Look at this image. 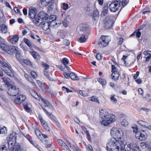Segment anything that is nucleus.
<instances>
[{
	"instance_id": "1",
	"label": "nucleus",
	"mask_w": 151,
	"mask_h": 151,
	"mask_svg": "<svg viewBox=\"0 0 151 151\" xmlns=\"http://www.w3.org/2000/svg\"><path fill=\"white\" fill-rule=\"evenodd\" d=\"M100 117L103 119L101 124L104 126H107L111 122L115 120V116L109 114L108 112L105 110L101 109L99 111Z\"/></svg>"
},
{
	"instance_id": "2",
	"label": "nucleus",
	"mask_w": 151,
	"mask_h": 151,
	"mask_svg": "<svg viewBox=\"0 0 151 151\" xmlns=\"http://www.w3.org/2000/svg\"><path fill=\"white\" fill-rule=\"evenodd\" d=\"M129 0H116L112 1L109 6V8L111 12H115L117 11L120 6V3L122 7L126 6L129 2Z\"/></svg>"
},
{
	"instance_id": "3",
	"label": "nucleus",
	"mask_w": 151,
	"mask_h": 151,
	"mask_svg": "<svg viewBox=\"0 0 151 151\" xmlns=\"http://www.w3.org/2000/svg\"><path fill=\"white\" fill-rule=\"evenodd\" d=\"M49 15L43 12H40L36 18L33 19L32 20L33 23L37 26H39L41 22L48 20Z\"/></svg>"
},
{
	"instance_id": "4",
	"label": "nucleus",
	"mask_w": 151,
	"mask_h": 151,
	"mask_svg": "<svg viewBox=\"0 0 151 151\" xmlns=\"http://www.w3.org/2000/svg\"><path fill=\"white\" fill-rule=\"evenodd\" d=\"M0 68L8 75L10 76H12L13 73L10 69L11 67L9 63L0 60Z\"/></svg>"
},
{
	"instance_id": "5",
	"label": "nucleus",
	"mask_w": 151,
	"mask_h": 151,
	"mask_svg": "<svg viewBox=\"0 0 151 151\" xmlns=\"http://www.w3.org/2000/svg\"><path fill=\"white\" fill-rule=\"evenodd\" d=\"M0 47L4 51L10 54L15 53L19 48L15 46H8L6 45L1 43Z\"/></svg>"
},
{
	"instance_id": "6",
	"label": "nucleus",
	"mask_w": 151,
	"mask_h": 151,
	"mask_svg": "<svg viewBox=\"0 0 151 151\" xmlns=\"http://www.w3.org/2000/svg\"><path fill=\"white\" fill-rule=\"evenodd\" d=\"M111 134L114 137L113 139H121L123 136V133L122 131L118 130V129L113 128L110 132Z\"/></svg>"
},
{
	"instance_id": "7",
	"label": "nucleus",
	"mask_w": 151,
	"mask_h": 151,
	"mask_svg": "<svg viewBox=\"0 0 151 151\" xmlns=\"http://www.w3.org/2000/svg\"><path fill=\"white\" fill-rule=\"evenodd\" d=\"M114 21L109 16L106 17L103 20V24L104 27L106 29H109L112 27Z\"/></svg>"
},
{
	"instance_id": "8",
	"label": "nucleus",
	"mask_w": 151,
	"mask_h": 151,
	"mask_svg": "<svg viewBox=\"0 0 151 151\" xmlns=\"http://www.w3.org/2000/svg\"><path fill=\"white\" fill-rule=\"evenodd\" d=\"M20 92L19 88L14 86H11L8 90L7 93L10 96H15Z\"/></svg>"
},
{
	"instance_id": "9",
	"label": "nucleus",
	"mask_w": 151,
	"mask_h": 151,
	"mask_svg": "<svg viewBox=\"0 0 151 151\" xmlns=\"http://www.w3.org/2000/svg\"><path fill=\"white\" fill-rule=\"evenodd\" d=\"M107 36L102 35L100 38L98 43L99 46L100 47H103L108 45L109 42Z\"/></svg>"
},
{
	"instance_id": "10",
	"label": "nucleus",
	"mask_w": 151,
	"mask_h": 151,
	"mask_svg": "<svg viewBox=\"0 0 151 151\" xmlns=\"http://www.w3.org/2000/svg\"><path fill=\"white\" fill-rule=\"evenodd\" d=\"M135 136L136 138L140 141L145 140L147 137L146 132L144 131L136 132L135 133Z\"/></svg>"
},
{
	"instance_id": "11",
	"label": "nucleus",
	"mask_w": 151,
	"mask_h": 151,
	"mask_svg": "<svg viewBox=\"0 0 151 151\" xmlns=\"http://www.w3.org/2000/svg\"><path fill=\"white\" fill-rule=\"evenodd\" d=\"M49 22L50 23V27L54 28H57L61 24L60 21L54 20V19L51 21L49 20Z\"/></svg>"
},
{
	"instance_id": "12",
	"label": "nucleus",
	"mask_w": 151,
	"mask_h": 151,
	"mask_svg": "<svg viewBox=\"0 0 151 151\" xmlns=\"http://www.w3.org/2000/svg\"><path fill=\"white\" fill-rule=\"evenodd\" d=\"M26 99L25 96L23 95H19L14 101V102L17 104H20Z\"/></svg>"
},
{
	"instance_id": "13",
	"label": "nucleus",
	"mask_w": 151,
	"mask_h": 151,
	"mask_svg": "<svg viewBox=\"0 0 151 151\" xmlns=\"http://www.w3.org/2000/svg\"><path fill=\"white\" fill-rule=\"evenodd\" d=\"M46 21H44L41 22L40 25L42 27V29L45 31L47 30L50 29V25L49 20H47Z\"/></svg>"
},
{
	"instance_id": "14",
	"label": "nucleus",
	"mask_w": 151,
	"mask_h": 151,
	"mask_svg": "<svg viewBox=\"0 0 151 151\" xmlns=\"http://www.w3.org/2000/svg\"><path fill=\"white\" fill-rule=\"evenodd\" d=\"M137 122L140 125L149 129L151 130V125H149L148 123L142 120H139Z\"/></svg>"
},
{
	"instance_id": "15",
	"label": "nucleus",
	"mask_w": 151,
	"mask_h": 151,
	"mask_svg": "<svg viewBox=\"0 0 151 151\" xmlns=\"http://www.w3.org/2000/svg\"><path fill=\"white\" fill-rule=\"evenodd\" d=\"M8 31V28L7 26L4 24H0V32L6 34Z\"/></svg>"
},
{
	"instance_id": "16",
	"label": "nucleus",
	"mask_w": 151,
	"mask_h": 151,
	"mask_svg": "<svg viewBox=\"0 0 151 151\" xmlns=\"http://www.w3.org/2000/svg\"><path fill=\"white\" fill-rule=\"evenodd\" d=\"M99 17V13L97 10L93 11V20L95 23H96L98 20Z\"/></svg>"
},
{
	"instance_id": "17",
	"label": "nucleus",
	"mask_w": 151,
	"mask_h": 151,
	"mask_svg": "<svg viewBox=\"0 0 151 151\" xmlns=\"http://www.w3.org/2000/svg\"><path fill=\"white\" fill-rule=\"evenodd\" d=\"M28 15L29 17L32 19L36 17V12L35 9H29V12Z\"/></svg>"
},
{
	"instance_id": "18",
	"label": "nucleus",
	"mask_w": 151,
	"mask_h": 151,
	"mask_svg": "<svg viewBox=\"0 0 151 151\" xmlns=\"http://www.w3.org/2000/svg\"><path fill=\"white\" fill-rule=\"evenodd\" d=\"M111 75L112 76V79L115 81L117 80L119 76V74L118 71L112 73Z\"/></svg>"
},
{
	"instance_id": "19",
	"label": "nucleus",
	"mask_w": 151,
	"mask_h": 151,
	"mask_svg": "<svg viewBox=\"0 0 151 151\" xmlns=\"http://www.w3.org/2000/svg\"><path fill=\"white\" fill-rule=\"evenodd\" d=\"M88 25L86 23H83L80 25V31L85 32L88 29Z\"/></svg>"
},
{
	"instance_id": "20",
	"label": "nucleus",
	"mask_w": 151,
	"mask_h": 151,
	"mask_svg": "<svg viewBox=\"0 0 151 151\" xmlns=\"http://www.w3.org/2000/svg\"><path fill=\"white\" fill-rule=\"evenodd\" d=\"M11 148L12 149V151H21L20 146L18 143L15 144Z\"/></svg>"
},
{
	"instance_id": "21",
	"label": "nucleus",
	"mask_w": 151,
	"mask_h": 151,
	"mask_svg": "<svg viewBox=\"0 0 151 151\" xmlns=\"http://www.w3.org/2000/svg\"><path fill=\"white\" fill-rule=\"evenodd\" d=\"M89 91L88 89H86L84 91L79 90V94L83 96H88Z\"/></svg>"
},
{
	"instance_id": "22",
	"label": "nucleus",
	"mask_w": 151,
	"mask_h": 151,
	"mask_svg": "<svg viewBox=\"0 0 151 151\" xmlns=\"http://www.w3.org/2000/svg\"><path fill=\"white\" fill-rule=\"evenodd\" d=\"M19 39V37L18 35H15L11 39V42L12 44H15L18 41Z\"/></svg>"
},
{
	"instance_id": "23",
	"label": "nucleus",
	"mask_w": 151,
	"mask_h": 151,
	"mask_svg": "<svg viewBox=\"0 0 151 151\" xmlns=\"http://www.w3.org/2000/svg\"><path fill=\"white\" fill-rule=\"evenodd\" d=\"M43 102L45 105V107H47L51 111L52 110V106L48 100L46 99Z\"/></svg>"
},
{
	"instance_id": "24",
	"label": "nucleus",
	"mask_w": 151,
	"mask_h": 151,
	"mask_svg": "<svg viewBox=\"0 0 151 151\" xmlns=\"http://www.w3.org/2000/svg\"><path fill=\"white\" fill-rule=\"evenodd\" d=\"M52 1V0H41V2L43 6H45L51 2Z\"/></svg>"
},
{
	"instance_id": "25",
	"label": "nucleus",
	"mask_w": 151,
	"mask_h": 151,
	"mask_svg": "<svg viewBox=\"0 0 151 151\" xmlns=\"http://www.w3.org/2000/svg\"><path fill=\"white\" fill-rule=\"evenodd\" d=\"M57 141L62 147H65L67 149L68 148V146L61 139H59Z\"/></svg>"
},
{
	"instance_id": "26",
	"label": "nucleus",
	"mask_w": 151,
	"mask_h": 151,
	"mask_svg": "<svg viewBox=\"0 0 151 151\" xmlns=\"http://www.w3.org/2000/svg\"><path fill=\"white\" fill-rule=\"evenodd\" d=\"M87 36L85 35H82L79 38V41L81 43H83L86 42L87 40Z\"/></svg>"
},
{
	"instance_id": "27",
	"label": "nucleus",
	"mask_w": 151,
	"mask_h": 151,
	"mask_svg": "<svg viewBox=\"0 0 151 151\" xmlns=\"http://www.w3.org/2000/svg\"><path fill=\"white\" fill-rule=\"evenodd\" d=\"M108 12V6H105L103 8L101 15L102 16H105L106 14Z\"/></svg>"
},
{
	"instance_id": "28",
	"label": "nucleus",
	"mask_w": 151,
	"mask_h": 151,
	"mask_svg": "<svg viewBox=\"0 0 151 151\" xmlns=\"http://www.w3.org/2000/svg\"><path fill=\"white\" fill-rule=\"evenodd\" d=\"M69 77L73 80H76L78 79L77 76L74 73L72 72L69 75Z\"/></svg>"
},
{
	"instance_id": "29",
	"label": "nucleus",
	"mask_w": 151,
	"mask_h": 151,
	"mask_svg": "<svg viewBox=\"0 0 151 151\" xmlns=\"http://www.w3.org/2000/svg\"><path fill=\"white\" fill-rule=\"evenodd\" d=\"M30 93L32 96L35 98L37 100L39 99V95L35 91L32 90L30 91Z\"/></svg>"
},
{
	"instance_id": "30",
	"label": "nucleus",
	"mask_w": 151,
	"mask_h": 151,
	"mask_svg": "<svg viewBox=\"0 0 151 151\" xmlns=\"http://www.w3.org/2000/svg\"><path fill=\"white\" fill-rule=\"evenodd\" d=\"M24 42L30 48H32L33 45L31 43L30 41L26 38H24Z\"/></svg>"
},
{
	"instance_id": "31",
	"label": "nucleus",
	"mask_w": 151,
	"mask_h": 151,
	"mask_svg": "<svg viewBox=\"0 0 151 151\" xmlns=\"http://www.w3.org/2000/svg\"><path fill=\"white\" fill-rule=\"evenodd\" d=\"M89 99L92 101H93L95 102H97L99 103V102L98 100V98L96 96H93L91 97H90L88 98Z\"/></svg>"
},
{
	"instance_id": "32",
	"label": "nucleus",
	"mask_w": 151,
	"mask_h": 151,
	"mask_svg": "<svg viewBox=\"0 0 151 151\" xmlns=\"http://www.w3.org/2000/svg\"><path fill=\"white\" fill-rule=\"evenodd\" d=\"M31 54L32 56L36 59H38L39 58V54L37 52L33 51L31 52Z\"/></svg>"
},
{
	"instance_id": "33",
	"label": "nucleus",
	"mask_w": 151,
	"mask_h": 151,
	"mask_svg": "<svg viewBox=\"0 0 151 151\" xmlns=\"http://www.w3.org/2000/svg\"><path fill=\"white\" fill-rule=\"evenodd\" d=\"M16 53V57L17 59L19 60L21 56V52L19 48L15 52Z\"/></svg>"
},
{
	"instance_id": "34",
	"label": "nucleus",
	"mask_w": 151,
	"mask_h": 151,
	"mask_svg": "<svg viewBox=\"0 0 151 151\" xmlns=\"http://www.w3.org/2000/svg\"><path fill=\"white\" fill-rule=\"evenodd\" d=\"M8 140L12 141L14 143H15L16 142V136H13L12 134L10 135L8 139Z\"/></svg>"
},
{
	"instance_id": "35",
	"label": "nucleus",
	"mask_w": 151,
	"mask_h": 151,
	"mask_svg": "<svg viewBox=\"0 0 151 151\" xmlns=\"http://www.w3.org/2000/svg\"><path fill=\"white\" fill-rule=\"evenodd\" d=\"M61 8L65 10H67L69 8L68 4L65 3L62 4L61 5Z\"/></svg>"
},
{
	"instance_id": "36",
	"label": "nucleus",
	"mask_w": 151,
	"mask_h": 151,
	"mask_svg": "<svg viewBox=\"0 0 151 151\" xmlns=\"http://www.w3.org/2000/svg\"><path fill=\"white\" fill-rule=\"evenodd\" d=\"M136 35V37L138 38H139L141 35V33L139 31H138L137 32H134L132 34L130 35V36H134L135 35Z\"/></svg>"
},
{
	"instance_id": "37",
	"label": "nucleus",
	"mask_w": 151,
	"mask_h": 151,
	"mask_svg": "<svg viewBox=\"0 0 151 151\" xmlns=\"http://www.w3.org/2000/svg\"><path fill=\"white\" fill-rule=\"evenodd\" d=\"M69 61L68 59L66 58H64L62 61V63L63 65H66V64H69Z\"/></svg>"
},
{
	"instance_id": "38",
	"label": "nucleus",
	"mask_w": 151,
	"mask_h": 151,
	"mask_svg": "<svg viewBox=\"0 0 151 151\" xmlns=\"http://www.w3.org/2000/svg\"><path fill=\"white\" fill-rule=\"evenodd\" d=\"M35 132L37 136L39 137L41 136L42 133L38 129H35Z\"/></svg>"
},
{
	"instance_id": "39",
	"label": "nucleus",
	"mask_w": 151,
	"mask_h": 151,
	"mask_svg": "<svg viewBox=\"0 0 151 151\" xmlns=\"http://www.w3.org/2000/svg\"><path fill=\"white\" fill-rule=\"evenodd\" d=\"M98 81L102 85H104L106 84V82L105 79L100 78L98 79Z\"/></svg>"
},
{
	"instance_id": "40",
	"label": "nucleus",
	"mask_w": 151,
	"mask_h": 151,
	"mask_svg": "<svg viewBox=\"0 0 151 151\" xmlns=\"http://www.w3.org/2000/svg\"><path fill=\"white\" fill-rule=\"evenodd\" d=\"M37 81V84L42 89L44 88L45 86L41 81L39 80Z\"/></svg>"
},
{
	"instance_id": "41",
	"label": "nucleus",
	"mask_w": 151,
	"mask_h": 151,
	"mask_svg": "<svg viewBox=\"0 0 151 151\" xmlns=\"http://www.w3.org/2000/svg\"><path fill=\"white\" fill-rule=\"evenodd\" d=\"M121 124L122 126L126 127L128 125V122L126 120L124 119L121 122Z\"/></svg>"
},
{
	"instance_id": "42",
	"label": "nucleus",
	"mask_w": 151,
	"mask_h": 151,
	"mask_svg": "<svg viewBox=\"0 0 151 151\" xmlns=\"http://www.w3.org/2000/svg\"><path fill=\"white\" fill-rule=\"evenodd\" d=\"M102 55L100 53H98L96 56L97 59L99 60H101L102 59Z\"/></svg>"
},
{
	"instance_id": "43",
	"label": "nucleus",
	"mask_w": 151,
	"mask_h": 151,
	"mask_svg": "<svg viewBox=\"0 0 151 151\" xmlns=\"http://www.w3.org/2000/svg\"><path fill=\"white\" fill-rule=\"evenodd\" d=\"M22 62L26 65H31V62L27 59H23Z\"/></svg>"
},
{
	"instance_id": "44",
	"label": "nucleus",
	"mask_w": 151,
	"mask_h": 151,
	"mask_svg": "<svg viewBox=\"0 0 151 151\" xmlns=\"http://www.w3.org/2000/svg\"><path fill=\"white\" fill-rule=\"evenodd\" d=\"M2 79L6 84H9V81H10V80L9 78H6V77H3L2 78Z\"/></svg>"
},
{
	"instance_id": "45",
	"label": "nucleus",
	"mask_w": 151,
	"mask_h": 151,
	"mask_svg": "<svg viewBox=\"0 0 151 151\" xmlns=\"http://www.w3.org/2000/svg\"><path fill=\"white\" fill-rule=\"evenodd\" d=\"M8 143L9 146V149L11 148L12 147V145L13 144H16V143H14L12 141H10V140L8 141Z\"/></svg>"
},
{
	"instance_id": "46",
	"label": "nucleus",
	"mask_w": 151,
	"mask_h": 151,
	"mask_svg": "<svg viewBox=\"0 0 151 151\" xmlns=\"http://www.w3.org/2000/svg\"><path fill=\"white\" fill-rule=\"evenodd\" d=\"M44 88H43L42 89V90L43 91H45V92H47L48 93L51 94L52 93V92L50 90V89H47L46 87H45V86L44 87Z\"/></svg>"
},
{
	"instance_id": "47",
	"label": "nucleus",
	"mask_w": 151,
	"mask_h": 151,
	"mask_svg": "<svg viewBox=\"0 0 151 151\" xmlns=\"http://www.w3.org/2000/svg\"><path fill=\"white\" fill-rule=\"evenodd\" d=\"M23 106L25 110L28 112L30 111V109L28 107V105L26 104H23Z\"/></svg>"
},
{
	"instance_id": "48",
	"label": "nucleus",
	"mask_w": 151,
	"mask_h": 151,
	"mask_svg": "<svg viewBox=\"0 0 151 151\" xmlns=\"http://www.w3.org/2000/svg\"><path fill=\"white\" fill-rule=\"evenodd\" d=\"M31 74L34 78H35L37 77V73L34 71H32L31 72Z\"/></svg>"
},
{
	"instance_id": "49",
	"label": "nucleus",
	"mask_w": 151,
	"mask_h": 151,
	"mask_svg": "<svg viewBox=\"0 0 151 151\" xmlns=\"http://www.w3.org/2000/svg\"><path fill=\"white\" fill-rule=\"evenodd\" d=\"M0 151H8L7 147L3 145L0 147Z\"/></svg>"
},
{
	"instance_id": "50",
	"label": "nucleus",
	"mask_w": 151,
	"mask_h": 151,
	"mask_svg": "<svg viewBox=\"0 0 151 151\" xmlns=\"http://www.w3.org/2000/svg\"><path fill=\"white\" fill-rule=\"evenodd\" d=\"M42 67L45 68L44 70H47V69H48L49 67V65L48 64L44 62L42 63Z\"/></svg>"
},
{
	"instance_id": "51",
	"label": "nucleus",
	"mask_w": 151,
	"mask_h": 151,
	"mask_svg": "<svg viewBox=\"0 0 151 151\" xmlns=\"http://www.w3.org/2000/svg\"><path fill=\"white\" fill-rule=\"evenodd\" d=\"M6 131V128L4 127V128L0 129V134H5Z\"/></svg>"
},
{
	"instance_id": "52",
	"label": "nucleus",
	"mask_w": 151,
	"mask_h": 151,
	"mask_svg": "<svg viewBox=\"0 0 151 151\" xmlns=\"http://www.w3.org/2000/svg\"><path fill=\"white\" fill-rule=\"evenodd\" d=\"M114 95L111 96V97L110 98L111 100L114 103H116L117 102V100L114 98Z\"/></svg>"
},
{
	"instance_id": "53",
	"label": "nucleus",
	"mask_w": 151,
	"mask_h": 151,
	"mask_svg": "<svg viewBox=\"0 0 151 151\" xmlns=\"http://www.w3.org/2000/svg\"><path fill=\"white\" fill-rule=\"evenodd\" d=\"M44 74L46 76L47 78L50 80H51V78L50 77V76L49 73L47 71V70H44Z\"/></svg>"
},
{
	"instance_id": "54",
	"label": "nucleus",
	"mask_w": 151,
	"mask_h": 151,
	"mask_svg": "<svg viewBox=\"0 0 151 151\" xmlns=\"http://www.w3.org/2000/svg\"><path fill=\"white\" fill-rule=\"evenodd\" d=\"M64 44L66 46H68L70 45V42L67 40H65L63 41Z\"/></svg>"
},
{
	"instance_id": "55",
	"label": "nucleus",
	"mask_w": 151,
	"mask_h": 151,
	"mask_svg": "<svg viewBox=\"0 0 151 151\" xmlns=\"http://www.w3.org/2000/svg\"><path fill=\"white\" fill-rule=\"evenodd\" d=\"M56 19V16L55 15H51L50 16V17L49 18L48 17V20H52L53 19L55 20Z\"/></svg>"
},
{
	"instance_id": "56",
	"label": "nucleus",
	"mask_w": 151,
	"mask_h": 151,
	"mask_svg": "<svg viewBox=\"0 0 151 151\" xmlns=\"http://www.w3.org/2000/svg\"><path fill=\"white\" fill-rule=\"evenodd\" d=\"M44 143L46 145H45L46 147L47 148L50 147L51 146V144H48V142H47L46 141V140H45L44 141Z\"/></svg>"
},
{
	"instance_id": "57",
	"label": "nucleus",
	"mask_w": 151,
	"mask_h": 151,
	"mask_svg": "<svg viewBox=\"0 0 151 151\" xmlns=\"http://www.w3.org/2000/svg\"><path fill=\"white\" fill-rule=\"evenodd\" d=\"M62 89L63 91H65L66 90L67 92L68 93L69 92H72V90H70L69 89H68L67 88H66L64 86H63L62 88Z\"/></svg>"
},
{
	"instance_id": "58",
	"label": "nucleus",
	"mask_w": 151,
	"mask_h": 151,
	"mask_svg": "<svg viewBox=\"0 0 151 151\" xmlns=\"http://www.w3.org/2000/svg\"><path fill=\"white\" fill-rule=\"evenodd\" d=\"M140 145L143 149L145 148L146 147V144L143 142L141 143Z\"/></svg>"
},
{
	"instance_id": "59",
	"label": "nucleus",
	"mask_w": 151,
	"mask_h": 151,
	"mask_svg": "<svg viewBox=\"0 0 151 151\" xmlns=\"http://www.w3.org/2000/svg\"><path fill=\"white\" fill-rule=\"evenodd\" d=\"M111 72L112 73L117 71V70H116V68L114 65H111Z\"/></svg>"
},
{
	"instance_id": "60",
	"label": "nucleus",
	"mask_w": 151,
	"mask_h": 151,
	"mask_svg": "<svg viewBox=\"0 0 151 151\" xmlns=\"http://www.w3.org/2000/svg\"><path fill=\"white\" fill-rule=\"evenodd\" d=\"M150 12L149 10H147L146 9H144L143 11L142 14H145L146 13H148Z\"/></svg>"
},
{
	"instance_id": "61",
	"label": "nucleus",
	"mask_w": 151,
	"mask_h": 151,
	"mask_svg": "<svg viewBox=\"0 0 151 151\" xmlns=\"http://www.w3.org/2000/svg\"><path fill=\"white\" fill-rule=\"evenodd\" d=\"M123 39L122 38H119V41H118V44L121 45L123 42Z\"/></svg>"
},
{
	"instance_id": "62",
	"label": "nucleus",
	"mask_w": 151,
	"mask_h": 151,
	"mask_svg": "<svg viewBox=\"0 0 151 151\" xmlns=\"http://www.w3.org/2000/svg\"><path fill=\"white\" fill-rule=\"evenodd\" d=\"M14 10L16 13H19L20 12V10L17 7H15L14 8Z\"/></svg>"
},
{
	"instance_id": "63",
	"label": "nucleus",
	"mask_w": 151,
	"mask_h": 151,
	"mask_svg": "<svg viewBox=\"0 0 151 151\" xmlns=\"http://www.w3.org/2000/svg\"><path fill=\"white\" fill-rule=\"evenodd\" d=\"M23 13L24 15H27V9L26 8H24L23 9Z\"/></svg>"
},
{
	"instance_id": "64",
	"label": "nucleus",
	"mask_w": 151,
	"mask_h": 151,
	"mask_svg": "<svg viewBox=\"0 0 151 151\" xmlns=\"http://www.w3.org/2000/svg\"><path fill=\"white\" fill-rule=\"evenodd\" d=\"M138 91L139 93L141 95H142L143 94V91L142 89V88H139L138 90Z\"/></svg>"
}]
</instances>
